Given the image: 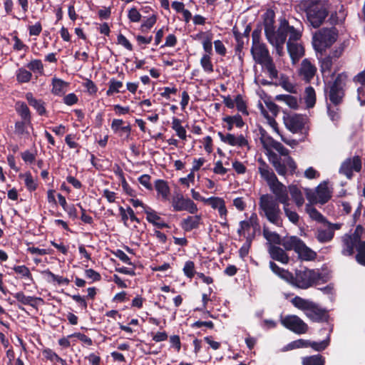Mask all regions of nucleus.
I'll return each instance as SVG.
<instances>
[{
    "label": "nucleus",
    "mask_w": 365,
    "mask_h": 365,
    "mask_svg": "<svg viewBox=\"0 0 365 365\" xmlns=\"http://www.w3.org/2000/svg\"><path fill=\"white\" fill-rule=\"evenodd\" d=\"M68 83L61 79L54 78L52 79L51 93L56 96H63L66 92Z\"/></svg>",
    "instance_id": "obj_26"
},
{
    "label": "nucleus",
    "mask_w": 365,
    "mask_h": 365,
    "mask_svg": "<svg viewBox=\"0 0 365 365\" xmlns=\"http://www.w3.org/2000/svg\"><path fill=\"white\" fill-rule=\"evenodd\" d=\"M119 212L121 216L122 221L123 222L124 225L126 227H128V215L126 212H128V215H130V219L131 221H136L137 222H140L138 218L135 215L134 211L130 207H128L126 210L124 209L123 207H120Z\"/></svg>",
    "instance_id": "obj_36"
},
{
    "label": "nucleus",
    "mask_w": 365,
    "mask_h": 365,
    "mask_svg": "<svg viewBox=\"0 0 365 365\" xmlns=\"http://www.w3.org/2000/svg\"><path fill=\"white\" fill-rule=\"evenodd\" d=\"M269 267L274 274L280 277L282 279H284L287 282L289 281V279H292V272L279 267L275 262L272 261L269 262Z\"/></svg>",
    "instance_id": "obj_30"
},
{
    "label": "nucleus",
    "mask_w": 365,
    "mask_h": 365,
    "mask_svg": "<svg viewBox=\"0 0 365 365\" xmlns=\"http://www.w3.org/2000/svg\"><path fill=\"white\" fill-rule=\"evenodd\" d=\"M316 93L313 87L308 86L305 88V103L307 107L310 108L316 103Z\"/></svg>",
    "instance_id": "obj_38"
},
{
    "label": "nucleus",
    "mask_w": 365,
    "mask_h": 365,
    "mask_svg": "<svg viewBox=\"0 0 365 365\" xmlns=\"http://www.w3.org/2000/svg\"><path fill=\"white\" fill-rule=\"evenodd\" d=\"M332 104L327 102V113L332 121H337L340 118L339 108L338 106H331Z\"/></svg>",
    "instance_id": "obj_52"
},
{
    "label": "nucleus",
    "mask_w": 365,
    "mask_h": 365,
    "mask_svg": "<svg viewBox=\"0 0 365 365\" xmlns=\"http://www.w3.org/2000/svg\"><path fill=\"white\" fill-rule=\"evenodd\" d=\"M292 304L299 309H301L305 312L308 311L312 304L314 303L312 301L303 299L299 296H296L292 299Z\"/></svg>",
    "instance_id": "obj_31"
},
{
    "label": "nucleus",
    "mask_w": 365,
    "mask_h": 365,
    "mask_svg": "<svg viewBox=\"0 0 365 365\" xmlns=\"http://www.w3.org/2000/svg\"><path fill=\"white\" fill-rule=\"evenodd\" d=\"M357 253L355 255V259L356 262L361 265L365 267V240L364 242H361L358 246H357Z\"/></svg>",
    "instance_id": "obj_45"
},
{
    "label": "nucleus",
    "mask_w": 365,
    "mask_h": 365,
    "mask_svg": "<svg viewBox=\"0 0 365 365\" xmlns=\"http://www.w3.org/2000/svg\"><path fill=\"white\" fill-rule=\"evenodd\" d=\"M283 210H284L285 216L289 219V220L292 223H293L294 225H297L299 221V215L297 214V212L296 211L292 210L289 208V202L283 205Z\"/></svg>",
    "instance_id": "obj_39"
},
{
    "label": "nucleus",
    "mask_w": 365,
    "mask_h": 365,
    "mask_svg": "<svg viewBox=\"0 0 365 365\" xmlns=\"http://www.w3.org/2000/svg\"><path fill=\"white\" fill-rule=\"evenodd\" d=\"M270 190L274 195L265 194L259 198V208L263 214L260 215L272 224L282 227V211L279 203L284 205L289 202V196L287 187L277 180L269 185Z\"/></svg>",
    "instance_id": "obj_1"
},
{
    "label": "nucleus",
    "mask_w": 365,
    "mask_h": 365,
    "mask_svg": "<svg viewBox=\"0 0 365 365\" xmlns=\"http://www.w3.org/2000/svg\"><path fill=\"white\" fill-rule=\"evenodd\" d=\"M183 270L184 274L190 279H192L195 274L197 275V273L195 270V264L192 261H187L184 264Z\"/></svg>",
    "instance_id": "obj_58"
},
{
    "label": "nucleus",
    "mask_w": 365,
    "mask_h": 365,
    "mask_svg": "<svg viewBox=\"0 0 365 365\" xmlns=\"http://www.w3.org/2000/svg\"><path fill=\"white\" fill-rule=\"evenodd\" d=\"M26 68L34 73H37L40 75L43 74V65L41 61L39 59L32 60L29 63H27Z\"/></svg>",
    "instance_id": "obj_47"
},
{
    "label": "nucleus",
    "mask_w": 365,
    "mask_h": 365,
    "mask_svg": "<svg viewBox=\"0 0 365 365\" xmlns=\"http://www.w3.org/2000/svg\"><path fill=\"white\" fill-rule=\"evenodd\" d=\"M348 76L346 72L338 73L333 81L324 83V94L327 101L334 106H339L343 103L345 97L346 86Z\"/></svg>",
    "instance_id": "obj_3"
},
{
    "label": "nucleus",
    "mask_w": 365,
    "mask_h": 365,
    "mask_svg": "<svg viewBox=\"0 0 365 365\" xmlns=\"http://www.w3.org/2000/svg\"><path fill=\"white\" fill-rule=\"evenodd\" d=\"M200 65L203 68L204 71L207 73L213 72V64L211 61V56L208 54H203L200 59Z\"/></svg>",
    "instance_id": "obj_46"
},
{
    "label": "nucleus",
    "mask_w": 365,
    "mask_h": 365,
    "mask_svg": "<svg viewBox=\"0 0 365 365\" xmlns=\"http://www.w3.org/2000/svg\"><path fill=\"white\" fill-rule=\"evenodd\" d=\"M16 112L19 114L21 118L26 122L30 123L31 121V112L27 105L24 102H18L16 104Z\"/></svg>",
    "instance_id": "obj_32"
},
{
    "label": "nucleus",
    "mask_w": 365,
    "mask_h": 365,
    "mask_svg": "<svg viewBox=\"0 0 365 365\" xmlns=\"http://www.w3.org/2000/svg\"><path fill=\"white\" fill-rule=\"evenodd\" d=\"M263 237L272 245H280L283 239L277 232L270 231L265 225L263 226Z\"/></svg>",
    "instance_id": "obj_27"
},
{
    "label": "nucleus",
    "mask_w": 365,
    "mask_h": 365,
    "mask_svg": "<svg viewBox=\"0 0 365 365\" xmlns=\"http://www.w3.org/2000/svg\"><path fill=\"white\" fill-rule=\"evenodd\" d=\"M337 37L338 31L335 27L322 28L313 36V47L317 53H319L322 56L327 48L334 43Z\"/></svg>",
    "instance_id": "obj_5"
},
{
    "label": "nucleus",
    "mask_w": 365,
    "mask_h": 365,
    "mask_svg": "<svg viewBox=\"0 0 365 365\" xmlns=\"http://www.w3.org/2000/svg\"><path fill=\"white\" fill-rule=\"evenodd\" d=\"M264 66L269 73V75L271 78H277L278 76V71L276 68V66L273 62V59L267 61V62L261 64Z\"/></svg>",
    "instance_id": "obj_54"
},
{
    "label": "nucleus",
    "mask_w": 365,
    "mask_h": 365,
    "mask_svg": "<svg viewBox=\"0 0 365 365\" xmlns=\"http://www.w3.org/2000/svg\"><path fill=\"white\" fill-rule=\"evenodd\" d=\"M329 344V337L319 342L307 340V347H312L314 351H322L325 350Z\"/></svg>",
    "instance_id": "obj_42"
},
{
    "label": "nucleus",
    "mask_w": 365,
    "mask_h": 365,
    "mask_svg": "<svg viewBox=\"0 0 365 365\" xmlns=\"http://www.w3.org/2000/svg\"><path fill=\"white\" fill-rule=\"evenodd\" d=\"M296 253L298 254L300 259L305 261L314 260L317 257V253L308 247L303 241L300 243L299 249L297 250Z\"/></svg>",
    "instance_id": "obj_23"
},
{
    "label": "nucleus",
    "mask_w": 365,
    "mask_h": 365,
    "mask_svg": "<svg viewBox=\"0 0 365 365\" xmlns=\"http://www.w3.org/2000/svg\"><path fill=\"white\" fill-rule=\"evenodd\" d=\"M201 221V216L198 215H188L184 217V231H191L198 228Z\"/></svg>",
    "instance_id": "obj_25"
},
{
    "label": "nucleus",
    "mask_w": 365,
    "mask_h": 365,
    "mask_svg": "<svg viewBox=\"0 0 365 365\" xmlns=\"http://www.w3.org/2000/svg\"><path fill=\"white\" fill-rule=\"evenodd\" d=\"M183 207L184 210H187L191 214H195L198 210L196 204L190 198H184Z\"/></svg>",
    "instance_id": "obj_59"
},
{
    "label": "nucleus",
    "mask_w": 365,
    "mask_h": 365,
    "mask_svg": "<svg viewBox=\"0 0 365 365\" xmlns=\"http://www.w3.org/2000/svg\"><path fill=\"white\" fill-rule=\"evenodd\" d=\"M307 212L309 217L318 222L324 224L327 222V218L315 207H307Z\"/></svg>",
    "instance_id": "obj_44"
},
{
    "label": "nucleus",
    "mask_w": 365,
    "mask_h": 365,
    "mask_svg": "<svg viewBox=\"0 0 365 365\" xmlns=\"http://www.w3.org/2000/svg\"><path fill=\"white\" fill-rule=\"evenodd\" d=\"M316 192L318 202L322 205L327 203L331 197V192L326 183L319 184L317 187Z\"/></svg>",
    "instance_id": "obj_24"
},
{
    "label": "nucleus",
    "mask_w": 365,
    "mask_h": 365,
    "mask_svg": "<svg viewBox=\"0 0 365 365\" xmlns=\"http://www.w3.org/2000/svg\"><path fill=\"white\" fill-rule=\"evenodd\" d=\"M43 273L50 278L48 279L49 282H57L58 284H68L70 280L67 278H64L61 276L56 275L51 272L50 270L47 269L43 272Z\"/></svg>",
    "instance_id": "obj_48"
},
{
    "label": "nucleus",
    "mask_w": 365,
    "mask_h": 365,
    "mask_svg": "<svg viewBox=\"0 0 365 365\" xmlns=\"http://www.w3.org/2000/svg\"><path fill=\"white\" fill-rule=\"evenodd\" d=\"M269 162L279 175H286L287 173V168L285 165V162H282L281 158H279L276 153H272L269 157Z\"/></svg>",
    "instance_id": "obj_22"
},
{
    "label": "nucleus",
    "mask_w": 365,
    "mask_h": 365,
    "mask_svg": "<svg viewBox=\"0 0 365 365\" xmlns=\"http://www.w3.org/2000/svg\"><path fill=\"white\" fill-rule=\"evenodd\" d=\"M26 99L29 104L32 106L40 115H46L47 111L45 108V103L42 100L35 98L31 93L26 94Z\"/></svg>",
    "instance_id": "obj_19"
},
{
    "label": "nucleus",
    "mask_w": 365,
    "mask_h": 365,
    "mask_svg": "<svg viewBox=\"0 0 365 365\" xmlns=\"http://www.w3.org/2000/svg\"><path fill=\"white\" fill-rule=\"evenodd\" d=\"M295 31L298 32V38L294 39L291 38L292 36V31L288 32L289 40L287 42V51L290 56V58L292 61L299 60L302 56L304 54V48L300 44L295 43L294 41H297L299 40L302 37V32L299 29L295 28Z\"/></svg>",
    "instance_id": "obj_9"
},
{
    "label": "nucleus",
    "mask_w": 365,
    "mask_h": 365,
    "mask_svg": "<svg viewBox=\"0 0 365 365\" xmlns=\"http://www.w3.org/2000/svg\"><path fill=\"white\" fill-rule=\"evenodd\" d=\"M232 33L233 36L235 37V39L237 42L236 46H235V53L237 55L240 56L241 52L242 51V49L244 48V41L242 38V34L239 31L237 26H234L232 28Z\"/></svg>",
    "instance_id": "obj_37"
},
{
    "label": "nucleus",
    "mask_w": 365,
    "mask_h": 365,
    "mask_svg": "<svg viewBox=\"0 0 365 365\" xmlns=\"http://www.w3.org/2000/svg\"><path fill=\"white\" fill-rule=\"evenodd\" d=\"M321 278L322 274L319 272L304 267L296 269L295 274H292V279H289L288 282L298 288L306 289L317 284Z\"/></svg>",
    "instance_id": "obj_4"
},
{
    "label": "nucleus",
    "mask_w": 365,
    "mask_h": 365,
    "mask_svg": "<svg viewBox=\"0 0 365 365\" xmlns=\"http://www.w3.org/2000/svg\"><path fill=\"white\" fill-rule=\"evenodd\" d=\"M308 21L314 28H319L324 22L328 15L327 9L320 5L314 4L309 6L306 10Z\"/></svg>",
    "instance_id": "obj_6"
},
{
    "label": "nucleus",
    "mask_w": 365,
    "mask_h": 365,
    "mask_svg": "<svg viewBox=\"0 0 365 365\" xmlns=\"http://www.w3.org/2000/svg\"><path fill=\"white\" fill-rule=\"evenodd\" d=\"M362 167L361 159L359 155H354L353 158H348L342 162L339 168V173L345 175L351 180L353 178V171L360 172Z\"/></svg>",
    "instance_id": "obj_8"
},
{
    "label": "nucleus",
    "mask_w": 365,
    "mask_h": 365,
    "mask_svg": "<svg viewBox=\"0 0 365 365\" xmlns=\"http://www.w3.org/2000/svg\"><path fill=\"white\" fill-rule=\"evenodd\" d=\"M270 257L274 260L282 262V264H288L289 257L285 251L281 247L276 245H270L269 248Z\"/></svg>",
    "instance_id": "obj_18"
},
{
    "label": "nucleus",
    "mask_w": 365,
    "mask_h": 365,
    "mask_svg": "<svg viewBox=\"0 0 365 365\" xmlns=\"http://www.w3.org/2000/svg\"><path fill=\"white\" fill-rule=\"evenodd\" d=\"M279 85L287 92L290 93H297L295 86L289 81L288 77L282 76Z\"/></svg>",
    "instance_id": "obj_57"
},
{
    "label": "nucleus",
    "mask_w": 365,
    "mask_h": 365,
    "mask_svg": "<svg viewBox=\"0 0 365 365\" xmlns=\"http://www.w3.org/2000/svg\"><path fill=\"white\" fill-rule=\"evenodd\" d=\"M145 213L147 215V220L153 225L158 223V221L160 220V217L150 207H145Z\"/></svg>",
    "instance_id": "obj_56"
},
{
    "label": "nucleus",
    "mask_w": 365,
    "mask_h": 365,
    "mask_svg": "<svg viewBox=\"0 0 365 365\" xmlns=\"http://www.w3.org/2000/svg\"><path fill=\"white\" fill-rule=\"evenodd\" d=\"M274 99L277 101H284L292 109H297L299 106L296 97L291 95L279 94L275 96Z\"/></svg>",
    "instance_id": "obj_33"
},
{
    "label": "nucleus",
    "mask_w": 365,
    "mask_h": 365,
    "mask_svg": "<svg viewBox=\"0 0 365 365\" xmlns=\"http://www.w3.org/2000/svg\"><path fill=\"white\" fill-rule=\"evenodd\" d=\"M317 68L308 58L302 60L299 69V76L307 83H309L316 75Z\"/></svg>",
    "instance_id": "obj_12"
},
{
    "label": "nucleus",
    "mask_w": 365,
    "mask_h": 365,
    "mask_svg": "<svg viewBox=\"0 0 365 365\" xmlns=\"http://www.w3.org/2000/svg\"><path fill=\"white\" fill-rule=\"evenodd\" d=\"M319 60L322 73L331 71L334 61V60L331 58V56H327L324 58L320 57L319 58Z\"/></svg>",
    "instance_id": "obj_49"
},
{
    "label": "nucleus",
    "mask_w": 365,
    "mask_h": 365,
    "mask_svg": "<svg viewBox=\"0 0 365 365\" xmlns=\"http://www.w3.org/2000/svg\"><path fill=\"white\" fill-rule=\"evenodd\" d=\"M289 192L291 195L292 200L294 201L296 205L300 207L304 202V198L303 197L302 191L295 185H289Z\"/></svg>",
    "instance_id": "obj_28"
},
{
    "label": "nucleus",
    "mask_w": 365,
    "mask_h": 365,
    "mask_svg": "<svg viewBox=\"0 0 365 365\" xmlns=\"http://www.w3.org/2000/svg\"><path fill=\"white\" fill-rule=\"evenodd\" d=\"M173 206L176 211L182 210V195L181 194H176L173 196L172 201Z\"/></svg>",
    "instance_id": "obj_62"
},
{
    "label": "nucleus",
    "mask_w": 365,
    "mask_h": 365,
    "mask_svg": "<svg viewBox=\"0 0 365 365\" xmlns=\"http://www.w3.org/2000/svg\"><path fill=\"white\" fill-rule=\"evenodd\" d=\"M124 122L121 119H113L111 123V129L114 133L125 138H128L130 135L131 128L129 124L123 125Z\"/></svg>",
    "instance_id": "obj_17"
},
{
    "label": "nucleus",
    "mask_w": 365,
    "mask_h": 365,
    "mask_svg": "<svg viewBox=\"0 0 365 365\" xmlns=\"http://www.w3.org/2000/svg\"><path fill=\"white\" fill-rule=\"evenodd\" d=\"M212 35L211 34H207L202 41V47L205 51V54H208L209 56L212 55Z\"/></svg>",
    "instance_id": "obj_55"
},
{
    "label": "nucleus",
    "mask_w": 365,
    "mask_h": 365,
    "mask_svg": "<svg viewBox=\"0 0 365 365\" xmlns=\"http://www.w3.org/2000/svg\"><path fill=\"white\" fill-rule=\"evenodd\" d=\"M281 323L285 328L297 334H305L308 331L307 324L297 315H287L281 319Z\"/></svg>",
    "instance_id": "obj_7"
},
{
    "label": "nucleus",
    "mask_w": 365,
    "mask_h": 365,
    "mask_svg": "<svg viewBox=\"0 0 365 365\" xmlns=\"http://www.w3.org/2000/svg\"><path fill=\"white\" fill-rule=\"evenodd\" d=\"M108 85L109 87L106 91V95L108 96H110L114 93H119L120 91V88L123 86L121 81H117L115 78L110 79Z\"/></svg>",
    "instance_id": "obj_40"
},
{
    "label": "nucleus",
    "mask_w": 365,
    "mask_h": 365,
    "mask_svg": "<svg viewBox=\"0 0 365 365\" xmlns=\"http://www.w3.org/2000/svg\"><path fill=\"white\" fill-rule=\"evenodd\" d=\"M283 120L286 128L292 133L301 132L304 127L305 119L301 114H287Z\"/></svg>",
    "instance_id": "obj_10"
},
{
    "label": "nucleus",
    "mask_w": 365,
    "mask_h": 365,
    "mask_svg": "<svg viewBox=\"0 0 365 365\" xmlns=\"http://www.w3.org/2000/svg\"><path fill=\"white\" fill-rule=\"evenodd\" d=\"M156 22V16L153 14L146 21H145L141 25V29L143 31L150 29Z\"/></svg>",
    "instance_id": "obj_63"
},
{
    "label": "nucleus",
    "mask_w": 365,
    "mask_h": 365,
    "mask_svg": "<svg viewBox=\"0 0 365 365\" xmlns=\"http://www.w3.org/2000/svg\"><path fill=\"white\" fill-rule=\"evenodd\" d=\"M262 31V24L259 23L257 24L255 29L253 30L252 33V44H256L261 43V34Z\"/></svg>",
    "instance_id": "obj_60"
},
{
    "label": "nucleus",
    "mask_w": 365,
    "mask_h": 365,
    "mask_svg": "<svg viewBox=\"0 0 365 365\" xmlns=\"http://www.w3.org/2000/svg\"><path fill=\"white\" fill-rule=\"evenodd\" d=\"M262 25L264 29V35L267 41L273 46L277 54L282 56L284 45L287 41L288 32L292 31L291 38H298V32L295 31L294 26L289 25L288 20L284 17L279 19L277 29L275 26V12L272 9H267L262 15Z\"/></svg>",
    "instance_id": "obj_2"
},
{
    "label": "nucleus",
    "mask_w": 365,
    "mask_h": 365,
    "mask_svg": "<svg viewBox=\"0 0 365 365\" xmlns=\"http://www.w3.org/2000/svg\"><path fill=\"white\" fill-rule=\"evenodd\" d=\"M19 177L24 179L25 185L29 191H34L37 188V183L32 177L31 173L21 174Z\"/></svg>",
    "instance_id": "obj_41"
},
{
    "label": "nucleus",
    "mask_w": 365,
    "mask_h": 365,
    "mask_svg": "<svg viewBox=\"0 0 365 365\" xmlns=\"http://www.w3.org/2000/svg\"><path fill=\"white\" fill-rule=\"evenodd\" d=\"M32 73L24 68H20L16 71V80L19 83H28L31 81Z\"/></svg>",
    "instance_id": "obj_43"
},
{
    "label": "nucleus",
    "mask_w": 365,
    "mask_h": 365,
    "mask_svg": "<svg viewBox=\"0 0 365 365\" xmlns=\"http://www.w3.org/2000/svg\"><path fill=\"white\" fill-rule=\"evenodd\" d=\"M235 103L236 105L238 111L241 112L244 115H248L247 107L246 102L243 100L242 95L238 94L235 98Z\"/></svg>",
    "instance_id": "obj_50"
},
{
    "label": "nucleus",
    "mask_w": 365,
    "mask_h": 365,
    "mask_svg": "<svg viewBox=\"0 0 365 365\" xmlns=\"http://www.w3.org/2000/svg\"><path fill=\"white\" fill-rule=\"evenodd\" d=\"M315 237L320 243H327L332 240L334 232L327 227V229H318Z\"/></svg>",
    "instance_id": "obj_29"
},
{
    "label": "nucleus",
    "mask_w": 365,
    "mask_h": 365,
    "mask_svg": "<svg viewBox=\"0 0 365 365\" xmlns=\"http://www.w3.org/2000/svg\"><path fill=\"white\" fill-rule=\"evenodd\" d=\"M258 163L259 164L258 170L260 176L262 178L267 181L268 185L274 181H277L278 178H277L276 175L265 161L260 158L258 160Z\"/></svg>",
    "instance_id": "obj_16"
},
{
    "label": "nucleus",
    "mask_w": 365,
    "mask_h": 365,
    "mask_svg": "<svg viewBox=\"0 0 365 365\" xmlns=\"http://www.w3.org/2000/svg\"><path fill=\"white\" fill-rule=\"evenodd\" d=\"M284 162L287 168V172L289 171L290 175H293L297 168L295 161L291 156H288Z\"/></svg>",
    "instance_id": "obj_64"
},
{
    "label": "nucleus",
    "mask_w": 365,
    "mask_h": 365,
    "mask_svg": "<svg viewBox=\"0 0 365 365\" xmlns=\"http://www.w3.org/2000/svg\"><path fill=\"white\" fill-rule=\"evenodd\" d=\"M302 241L297 236L284 237L280 245H282L285 250H294L297 252V250L299 249V245Z\"/></svg>",
    "instance_id": "obj_21"
},
{
    "label": "nucleus",
    "mask_w": 365,
    "mask_h": 365,
    "mask_svg": "<svg viewBox=\"0 0 365 365\" xmlns=\"http://www.w3.org/2000/svg\"><path fill=\"white\" fill-rule=\"evenodd\" d=\"M215 51L217 54L221 56H225L227 54V48L220 40H215L214 42Z\"/></svg>",
    "instance_id": "obj_61"
},
{
    "label": "nucleus",
    "mask_w": 365,
    "mask_h": 365,
    "mask_svg": "<svg viewBox=\"0 0 365 365\" xmlns=\"http://www.w3.org/2000/svg\"><path fill=\"white\" fill-rule=\"evenodd\" d=\"M325 359L320 354L306 356L302 359V365H324Z\"/></svg>",
    "instance_id": "obj_35"
},
{
    "label": "nucleus",
    "mask_w": 365,
    "mask_h": 365,
    "mask_svg": "<svg viewBox=\"0 0 365 365\" xmlns=\"http://www.w3.org/2000/svg\"><path fill=\"white\" fill-rule=\"evenodd\" d=\"M251 53L255 62L260 65L272 59L266 45L263 43L252 44Z\"/></svg>",
    "instance_id": "obj_13"
},
{
    "label": "nucleus",
    "mask_w": 365,
    "mask_h": 365,
    "mask_svg": "<svg viewBox=\"0 0 365 365\" xmlns=\"http://www.w3.org/2000/svg\"><path fill=\"white\" fill-rule=\"evenodd\" d=\"M155 187L158 194L161 195L163 200H167L169 195V187L167 182L163 180H158L155 182Z\"/></svg>",
    "instance_id": "obj_34"
},
{
    "label": "nucleus",
    "mask_w": 365,
    "mask_h": 365,
    "mask_svg": "<svg viewBox=\"0 0 365 365\" xmlns=\"http://www.w3.org/2000/svg\"><path fill=\"white\" fill-rule=\"evenodd\" d=\"M217 135L222 142L229 145L238 146L240 148L249 145L248 140L244 137L242 134L235 136L234 134L230 133L225 135L220 131L218 132Z\"/></svg>",
    "instance_id": "obj_14"
},
{
    "label": "nucleus",
    "mask_w": 365,
    "mask_h": 365,
    "mask_svg": "<svg viewBox=\"0 0 365 365\" xmlns=\"http://www.w3.org/2000/svg\"><path fill=\"white\" fill-rule=\"evenodd\" d=\"M225 200L219 197H210L205 200V204L210 205L212 208L217 210L222 205L225 204Z\"/></svg>",
    "instance_id": "obj_51"
},
{
    "label": "nucleus",
    "mask_w": 365,
    "mask_h": 365,
    "mask_svg": "<svg viewBox=\"0 0 365 365\" xmlns=\"http://www.w3.org/2000/svg\"><path fill=\"white\" fill-rule=\"evenodd\" d=\"M361 242L350 236L349 233L344 234L341 237V255L346 257L352 256L354 254V250L357 251V246Z\"/></svg>",
    "instance_id": "obj_15"
},
{
    "label": "nucleus",
    "mask_w": 365,
    "mask_h": 365,
    "mask_svg": "<svg viewBox=\"0 0 365 365\" xmlns=\"http://www.w3.org/2000/svg\"><path fill=\"white\" fill-rule=\"evenodd\" d=\"M13 269L16 274H19L21 277H25L30 279L31 281H33L31 273L29 269L25 265L15 266L13 268Z\"/></svg>",
    "instance_id": "obj_53"
},
{
    "label": "nucleus",
    "mask_w": 365,
    "mask_h": 365,
    "mask_svg": "<svg viewBox=\"0 0 365 365\" xmlns=\"http://www.w3.org/2000/svg\"><path fill=\"white\" fill-rule=\"evenodd\" d=\"M305 315L313 322H326L329 317L327 310L322 308L314 302L308 311L305 312Z\"/></svg>",
    "instance_id": "obj_11"
},
{
    "label": "nucleus",
    "mask_w": 365,
    "mask_h": 365,
    "mask_svg": "<svg viewBox=\"0 0 365 365\" xmlns=\"http://www.w3.org/2000/svg\"><path fill=\"white\" fill-rule=\"evenodd\" d=\"M14 297L24 305H30L34 308L37 307V302H43L41 297L26 296L23 292H19L14 294Z\"/></svg>",
    "instance_id": "obj_20"
}]
</instances>
